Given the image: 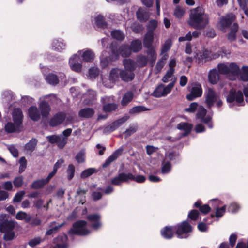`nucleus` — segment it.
I'll return each mask as SVG.
<instances>
[{"instance_id": "1", "label": "nucleus", "mask_w": 248, "mask_h": 248, "mask_svg": "<svg viewBox=\"0 0 248 248\" xmlns=\"http://www.w3.org/2000/svg\"><path fill=\"white\" fill-rule=\"evenodd\" d=\"M208 23V16L205 13L203 8L198 7L191 10L188 25L196 29L201 30L205 28Z\"/></svg>"}, {"instance_id": "2", "label": "nucleus", "mask_w": 248, "mask_h": 248, "mask_svg": "<svg viewBox=\"0 0 248 248\" xmlns=\"http://www.w3.org/2000/svg\"><path fill=\"white\" fill-rule=\"evenodd\" d=\"M174 230L176 231L178 238H185L188 236L187 234L192 231V227L187 221H184L174 227H164L161 230V235L165 239H170L173 236Z\"/></svg>"}, {"instance_id": "3", "label": "nucleus", "mask_w": 248, "mask_h": 248, "mask_svg": "<svg viewBox=\"0 0 248 248\" xmlns=\"http://www.w3.org/2000/svg\"><path fill=\"white\" fill-rule=\"evenodd\" d=\"M219 72L228 76L237 77L239 71V66L235 63H231L229 65L224 63L217 65Z\"/></svg>"}, {"instance_id": "4", "label": "nucleus", "mask_w": 248, "mask_h": 248, "mask_svg": "<svg viewBox=\"0 0 248 248\" xmlns=\"http://www.w3.org/2000/svg\"><path fill=\"white\" fill-rule=\"evenodd\" d=\"M90 232L91 231L87 228V222L83 220L78 221L75 223L73 227L69 231L70 234L79 235H86Z\"/></svg>"}, {"instance_id": "5", "label": "nucleus", "mask_w": 248, "mask_h": 248, "mask_svg": "<svg viewBox=\"0 0 248 248\" xmlns=\"http://www.w3.org/2000/svg\"><path fill=\"white\" fill-rule=\"evenodd\" d=\"M175 81L171 82L167 86L160 84L156 87L152 93V95L154 97L159 98L165 96L170 93L174 87Z\"/></svg>"}, {"instance_id": "6", "label": "nucleus", "mask_w": 248, "mask_h": 248, "mask_svg": "<svg viewBox=\"0 0 248 248\" xmlns=\"http://www.w3.org/2000/svg\"><path fill=\"white\" fill-rule=\"evenodd\" d=\"M209 203L212 206V209L215 210V214L211 215L212 217H215L220 218L224 215L226 212V206L220 207L223 204L222 201L218 199H213L209 201Z\"/></svg>"}, {"instance_id": "7", "label": "nucleus", "mask_w": 248, "mask_h": 248, "mask_svg": "<svg viewBox=\"0 0 248 248\" xmlns=\"http://www.w3.org/2000/svg\"><path fill=\"white\" fill-rule=\"evenodd\" d=\"M121 75V69L112 68L109 73V80L102 78L103 84L107 88H111L113 83L119 80Z\"/></svg>"}, {"instance_id": "8", "label": "nucleus", "mask_w": 248, "mask_h": 248, "mask_svg": "<svg viewBox=\"0 0 248 248\" xmlns=\"http://www.w3.org/2000/svg\"><path fill=\"white\" fill-rule=\"evenodd\" d=\"M243 100V94L240 90L236 91L234 90H231L227 97V101L230 104V107H232V104H234L235 102L241 105Z\"/></svg>"}, {"instance_id": "9", "label": "nucleus", "mask_w": 248, "mask_h": 248, "mask_svg": "<svg viewBox=\"0 0 248 248\" xmlns=\"http://www.w3.org/2000/svg\"><path fill=\"white\" fill-rule=\"evenodd\" d=\"M235 19V16L232 13L221 17L218 24L220 30L223 32H226L228 28Z\"/></svg>"}, {"instance_id": "10", "label": "nucleus", "mask_w": 248, "mask_h": 248, "mask_svg": "<svg viewBox=\"0 0 248 248\" xmlns=\"http://www.w3.org/2000/svg\"><path fill=\"white\" fill-rule=\"evenodd\" d=\"M129 118L127 115H125L122 118L114 121L111 124L105 126L103 129V133L105 134H108L114 131L119 127L121 126Z\"/></svg>"}, {"instance_id": "11", "label": "nucleus", "mask_w": 248, "mask_h": 248, "mask_svg": "<svg viewBox=\"0 0 248 248\" xmlns=\"http://www.w3.org/2000/svg\"><path fill=\"white\" fill-rule=\"evenodd\" d=\"M206 109L203 107L200 106L198 108L196 117L197 119L206 124L209 128H212L213 127L211 122L212 118L210 115H206Z\"/></svg>"}, {"instance_id": "12", "label": "nucleus", "mask_w": 248, "mask_h": 248, "mask_svg": "<svg viewBox=\"0 0 248 248\" xmlns=\"http://www.w3.org/2000/svg\"><path fill=\"white\" fill-rule=\"evenodd\" d=\"M81 59L77 53L73 54L70 57L69 64L71 69L76 72H80L82 70V64Z\"/></svg>"}, {"instance_id": "13", "label": "nucleus", "mask_w": 248, "mask_h": 248, "mask_svg": "<svg viewBox=\"0 0 248 248\" xmlns=\"http://www.w3.org/2000/svg\"><path fill=\"white\" fill-rule=\"evenodd\" d=\"M77 54L81 59L82 62H93L95 57L93 51L89 48H84L78 50Z\"/></svg>"}, {"instance_id": "14", "label": "nucleus", "mask_w": 248, "mask_h": 248, "mask_svg": "<svg viewBox=\"0 0 248 248\" xmlns=\"http://www.w3.org/2000/svg\"><path fill=\"white\" fill-rule=\"evenodd\" d=\"M218 98V94L212 88H208L205 92V103L210 108Z\"/></svg>"}, {"instance_id": "15", "label": "nucleus", "mask_w": 248, "mask_h": 248, "mask_svg": "<svg viewBox=\"0 0 248 248\" xmlns=\"http://www.w3.org/2000/svg\"><path fill=\"white\" fill-rule=\"evenodd\" d=\"M202 90L200 84L195 83L192 85L190 93L187 94L186 98L188 100H192L202 95Z\"/></svg>"}, {"instance_id": "16", "label": "nucleus", "mask_w": 248, "mask_h": 248, "mask_svg": "<svg viewBox=\"0 0 248 248\" xmlns=\"http://www.w3.org/2000/svg\"><path fill=\"white\" fill-rule=\"evenodd\" d=\"M100 218V215L98 214H90L87 217L90 225L94 230H97L101 227Z\"/></svg>"}, {"instance_id": "17", "label": "nucleus", "mask_w": 248, "mask_h": 248, "mask_svg": "<svg viewBox=\"0 0 248 248\" xmlns=\"http://www.w3.org/2000/svg\"><path fill=\"white\" fill-rule=\"evenodd\" d=\"M131 49L129 47L128 45H124L122 46L120 48L119 51L115 52L112 48V59H116L118 58L119 54L121 55L123 57H128L131 54Z\"/></svg>"}, {"instance_id": "18", "label": "nucleus", "mask_w": 248, "mask_h": 248, "mask_svg": "<svg viewBox=\"0 0 248 248\" xmlns=\"http://www.w3.org/2000/svg\"><path fill=\"white\" fill-rule=\"evenodd\" d=\"M65 114L59 112L54 115L49 120V125L52 127L57 126L61 124L65 119Z\"/></svg>"}, {"instance_id": "19", "label": "nucleus", "mask_w": 248, "mask_h": 248, "mask_svg": "<svg viewBox=\"0 0 248 248\" xmlns=\"http://www.w3.org/2000/svg\"><path fill=\"white\" fill-rule=\"evenodd\" d=\"M131 176L129 175V173H121L118 176L115 177L111 180V184L114 185L119 186L124 182L129 181V178Z\"/></svg>"}, {"instance_id": "20", "label": "nucleus", "mask_w": 248, "mask_h": 248, "mask_svg": "<svg viewBox=\"0 0 248 248\" xmlns=\"http://www.w3.org/2000/svg\"><path fill=\"white\" fill-rule=\"evenodd\" d=\"M16 222L12 220H4L0 223V231L5 232L13 231L16 226Z\"/></svg>"}, {"instance_id": "21", "label": "nucleus", "mask_w": 248, "mask_h": 248, "mask_svg": "<svg viewBox=\"0 0 248 248\" xmlns=\"http://www.w3.org/2000/svg\"><path fill=\"white\" fill-rule=\"evenodd\" d=\"M12 117L14 123L22 127L23 116L21 110L19 108L14 109Z\"/></svg>"}, {"instance_id": "22", "label": "nucleus", "mask_w": 248, "mask_h": 248, "mask_svg": "<svg viewBox=\"0 0 248 248\" xmlns=\"http://www.w3.org/2000/svg\"><path fill=\"white\" fill-rule=\"evenodd\" d=\"M51 46L53 50L61 52L65 49L66 44L63 39H55L53 40Z\"/></svg>"}, {"instance_id": "23", "label": "nucleus", "mask_w": 248, "mask_h": 248, "mask_svg": "<svg viewBox=\"0 0 248 248\" xmlns=\"http://www.w3.org/2000/svg\"><path fill=\"white\" fill-rule=\"evenodd\" d=\"M40 113L43 118H47L51 111V108L48 103L45 101L40 102L39 105Z\"/></svg>"}, {"instance_id": "24", "label": "nucleus", "mask_w": 248, "mask_h": 248, "mask_svg": "<svg viewBox=\"0 0 248 248\" xmlns=\"http://www.w3.org/2000/svg\"><path fill=\"white\" fill-rule=\"evenodd\" d=\"M67 236L65 234H62L59 236L55 239V243L56 246L53 248H67L68 244Z\"/></svg>"}, {"instance_id": "25", "label": "nucleus", "mask_w": 248, "mask_h": 248, "mask_svg": "<svg viewBox=\"0 0 248 248\" xmlns=\"http://www.w3.org/2000/svg\"><path fill=\"white\" fill-rule=\"evenodd\" d=\"M96 95L95 91L90 90L83 95L82 99L83 100L85 104L90 105L96 99Z\"/></svg>"}, {"instance_id": "26", "label": "nucleus", "mask_w": 248, "mask_h": 248, "mask_svg": "<svg viewBox=\"0 0 248 248\" xmlns=\"http://www.w3.org/2000/svg\"><path fill=\"white\" fill-rule=\"evenodd\" d=\"M28 114L29 117L34 121H37L40 119V111L36 106H32L29 108Z\"/></svg>"}, {"instance_id": "27", "label": "nucleus", "mask_w": 248, "mask_h": 248, "mask_svg": "<svg viewBox=\"0 0 248 248\" xmlns=\"http://www.w3.org/2000/svg\"><path fill=\"white\" fill-rule=\"evenodd\" d=\"M123 149L120 148L115 151L105 161L103 166L106 167L109 165L111 162L115 160L120 155H121Z\"/></svg>"}, {"instance_id": "28", "label": "nucleus", "mask_w": 248, "mask_h": 248, "mask_svg": "<svg viewBox=\"0 0 248 248\" xmlns=\"http://www.w3.org/2000/svg\"><path fill=\"white\" fill-rule=\"evenodd\" d=\"M164 160L168 161H172L173 162H177L180 160V155L178 153L176 152H169L165 154Z\"/></svg>"}, {"instance_id": "29", "label": "nucleus", "mask_w": 248, "mask_h": 248, "mask_svg": "<svg viewBox=\"0 0 248 248\" xmlns=\"http://www.w3.org/2000/svg\"><path fill=\"white\" fill-rule=\"evenodd\" d=\"M172 169V164L170 161L163 160L161 163V173L163 175L170 173Z\"/></svg>"}, {"instance_id": "30", "label": "nucleus", "mask_w": 248, "mask_h": 248, "mask_svg": "<svg viewBox=\"0 0 248 248\" xmlns=\"http://www.w3.org/2000/svg\"><path fill=\"white\" fill-rule=\"evenodd\" d=\"M94 23L97 27L104 28L107 26V23L105 21V18L101 14H97L93 17Z\"/></svg>"}, {"instance_id": "31", "label": "nucleus", "mask_w": 248, "mask_h": 248, "mask_svg": "<svg viewBox=\"0 0 248 248\" xmlns=\"http://www.w3.org/2000/svg\"><path fill=\"white\" fill-rule=\"evenodd\" d=\"M194 57L197 59L199 62H205L209 58V52L207 50H204L202 52H195Z\"/></svg>"}, {"instance_id": "32", "label": "nucleus", "mask_w": 248, "mask_h": 248, "mask_svg": "<svg viewBox=\"0 0 248 248\" xmlns=\"http://www.w3.org/2000/svg\"><path fill=\"white\" fill-rule=\"evenodd\" d=\"M123 65L124 70L133 72L136 69L137 64L135 62L131 59H124L123 61Z\"/></svg>"}, {"instance_id": "33", "label": "nucleus", "mask_w": 248, "mask_h": 248, "mask_svg": "<svg viewBox=\"0 0 248 248\" xmlns=\"http://www.w3.org/2000/svg\"><path fill=\"white\" fill-rule=\"evenodd\" d=\"M154 41V34L153 32H148L143 39L144 46L147 48L153 47L152 46Z\"/></svg>"}, {"instance_id": "34", "label": "nucleus", "mask_w": 248, "mask_h": 248, "mask_svg": "<svg viewBox=\"0 0 248 248\" xmlns=\"http://www.w3.org/2000/svg\"><path fill=\"white\" fill-rule=\"evenodd\" d=\"M64 224V223L56 224L55 222H52L50 223V229L46 232V235H50L56 232Z\"/></svg>"}, {"instance_id": "35", "label": "nucleus", "mask_w": 248, "mask_h": 248, "mask_svg": "<svg viewBox=\"0 0 248 248\" xmlns=\"http://www.w3.org/2000/svg\"><path fill=\"white\" fill-rule=\"evenodd\" d=\"M120 78L124 81H131L134 78V74L125 70L121 69Z\"/></svg>"}, {"instance_id": "36", "label": "nucleus", "mask_w": 248, "mask_h": 248, "mask_svg": "<svg viewBox=\"0 0 248 248\" xmlns=\"http://www.w3.org/2000/svg\"><path fill=\"white\" fill-rule=\"evenodd\" d=\"M208 79L209 82L212 84H216L219 79V75L216 69L210 70L208 74Z\"/></svg>"}, {"instance_id": "37", "label": "nucleus", "mask_w": 248, "mask_h": 248, "mask_svg": "<svg viewBox=\"0 0 248 248\" xmlns=\"http://www.w3.org/2000/svg\"><path fill=\"white\" fill-rule=\"evenodd\" d=\"M238 29V25L234 23L231 29V31L228 34V39L230 41H233L236 39V33Z\"/></svg>"}, {"instance_id": "38", "label": "nucleus", "mask_w": 248, "mask_h": 248, "mask_svg": "<svg viewBox=\"0 0 248 248\" xmlns=\"http://www.w3.org/2000/svg\"><path fill=\"white\" fill-rule=\"evenodd\" d=\"M21 127L17 125L16 124L11 122L8 123L5 126V129L6 132L12 133L16 131L19 132L21 129Z\"/></svg>"}, {"instance_id": "39", "label": "nucleus", "mask_w": 248, "mask_h": 248, "mask_svg": "<svg viewBox=\"0 0 248 248\" xmlns=\"http://www.w3.org/2000/svg\"><path fill=\"white\" fill-rule=\"evenodd\" d=\"M167 58V55L165 54V55H163L162 58L158 60L155 68V71L156 73H158L161 71L165 64Z\"/></svg>"}, {"instance_id": "40", "label": "nucleus", "mask_w": 248, "mask_h": 248, "mask_svg": "<svg viewBox=\"0 0 248 248\" xmlns=\"http://www.w3.org/2000/svg\"><path fill=\"white\" fill-rule=\"evenodd\" d=\"M94 110L92 108H87L81 109L79 112V115L84 118H90L93 116Z\"/></svg>"}, {"instance_id": "41", "label": "nucleus", "mask_w": 248, "mask_h": 248, "mask_svg": "<svg viewBox=\"0 0 248 248\" xmlns=\"http://www.w3.org/2000/svg\"><path fill=\"white\" fill-rule=\"evenodd\" d=\"M147 54L149 58L151 66H153L156 59V53L154 47L148 48Z\"/></svg>"}, {"instance_id": "42", "label": "nucleus", "mask_w": 248, "mask_h": 248, "mask_svg": "<svg viewBox=\"0 0 248 248\" xmlns=\"http://www.w3.org/2000/svg\"><path fill=\"white\" fill-rule=\"evenodd\" d=\"M142 48V43L140 40H135L132 41L130 45L131 51L134 52H137L140 51Z\"/></svg>"}, {"instance_id": "43", "label": "nucleus", "mask_w": 248, "mask_h": 248, "mask_svg": "<svg viewBox=\"0 0 248 248\" xmlns=\"http://www.w3.org/2000/svg\"><path fill=\"white\" fill-rule=\"evenodd\" d=\"M192 128V125L187 123H181L177 125V128L185 131V135L188 134Z\"/></svg>"}, {"instance_id": "44", "label": "nucleus", "mask_w": 248, "mask_h": 248, "mask_svg": "<svg viewBox=\"0 0 248 248\" xmlns=\"http://www.w3.org/2000/svg\"><path fill=\"white\" fill-rule=\"evenodd\" d=\"M133 93L129 91L126 92L122 98V100L121 101V104L122 106H126L127 105L128 103L131 102L133 98Z\"/></svg>"}, {"instance_id": "45", "label": "nucleus", "mask_w": 248, "mask_h": 248, "mask_svg": "<svg viewBox=\"0 0 248 248\" xmlns=\"http://www.w3.org/2000/svg\"><path fill=\"white\" fill-rule=\"evenodd\" d=\"M240 79L243 81H248V66H243L239 71L238 75Z\"/></svg>"}, {"instance_id": "46", "label": "nucleus", "mask_w": 248, "mask_h": 248, "mask_svg": "<svg viewBox=\"0 0 248 248\" xmlns=\"http://www.w3.org/2000/svg\"><path fill=\"white\" fill-rule=\"evenodd\" d=\"M16 218L20 220H24L26 222H29L31 221V216L23 211L18 212L16 215Z\"/></svg>"}, {"instance_id": "47", "label": "nucleus", "mask_w": 248, "mask_h": 248, "mask_svg": "<svg viewBox=\"0 0 248 248\" xmlns=\"http://www.w3.org/2000/svg\"><path fill=\"white\" fill-rule=\"evenodd\" d=\"M148 62L147 58L143 55H139L137 56L136 59V64L140 67L145 66Z\"/></svg>"}, {"instance_id": "48", "label": "nucleus", "mask_w": 248, "mask_h": 248, "mask_svg": "<svg viewBox=\"0 0 248 248\" xmlns=\"http://www.w3.org/2000/svg\"><path fill=\"white\" fill-rule=\"evenodd\" d=\"M201 204L202 203L200 201H197L194 203V206L199 208V210L202 213L205 214L208 213L210 211L211 207L208 204H204L201 206Z\"/></svg>"}, {"instance_id": "49", "label": "nucleus", "mask_w": 248, "mask_h": 248, "mask_svg": "<svg viewBox=\"0 0 248 248\" xmlns=\"http://www.w3.org/2000/svg\"><path fill=\"white\" fill-rule=\"evenodd\" d=\"M185 14V9L180 5L175 7L174 10V15L177 18H182Z\"/></svg>"}, {"instance_id": "50", "label": "nucleus", "mask_w": 248, "mask_h": 248, "mask_svg": "<svg viewBox=\"0 0 248 248\" xmlns=\"http://www.w3.org/2000/svg\"><path fill=\"white\" fill-rule=\"evenodd\" d=\"M47 183L45 179L37 180L34 181L31 186L33 189H39L42 187Z\"/></svg>"}, {"instance_id": "51", "label": "nucleus", "mask_w": 248, "mask_h": 248, "mask_svg": "<svg viewBox=\"0 0 248 248\" xmlns=\"http://www.w3.org/2000/svg\"><path fill=\"white\" fill-rule=\"evenodd\" d=\"M137 16L138 19L141 22L146 21L149 17L148 15L141 8L139 9L137 12Z\"/></svg>"}, {"instance_id": "52", "label": "nucleus", "mask_w": 248, "mask_h": 248, "mask_svg": "<svg viewBox=\"0 0 248 248\" xmlns=\"http://www.w3.org/2000/svg\"><path fill=\"white\" fill-rule=\"evenodd\" d=\"M44 239L40 236L35 237L31 239H30L28 242V244L31 247H34L43 242H44Z\"/></svg>"}, {"instance_id": "53", "label": "nucleus", "mask_w": 248, "mask_h": 248, "mask_svg": "<svg viewBox=\"0 0 248 248\" xmlns=\"http://www.w3.org/2000/svg\"><path fill=\"white\" fill-rule=\"evenodd\" d=\"M47 83L52 85H55L58 83L59 79L57 76L53 74H49L45 78Z\"/></svg>"}, {"instance_id": "54", "label": "nucleus", "mask_w": 248, "mask_h": 248, "mask_svg": "<svg viewBox=\"0 0 248 248\" xmlns=\"http://www.w3.org/2000/svg\"><path fill=\"white\" fill-rule=\"evenodd\" d=\"M174 71L175 70L169 69L167 71L166 74L162 78V81L164 83H167L169 81H171L172 77L173 75Z\"/></svg>"}, {"instance_id": "55", "label": "nucleus", "mask_w": 248, "mask_h": 248, "mask_svg": "<svg viewBox=\"0 0 248 248\" xmlns=\"http://www.w3.org/2000/svg\"><path fill=\"white\" fill-rule=\"evenodd\" d=\"M172 45L171 40L170 39H167L162 46L161 54L164 55L167 51H168Z\"/></svg>"}, {"instance_id": "56", "label": "nucleus", "mask_w": 248, "mask_h": 248, "mask_svg": "<svg viewBox=\"0 0 248 248\" xmlns=\"http://www.w3.org/2000/svg\"><path fill=\"white\" fill-rule=\"evenodd\" d=\"M148 109L143 106H138L131 108L129 110V113L131 114H135L140 113L141 112L148 110Z\"/></svg>"}, {"instance_id": "57", "label": "nucleus", "mask_w": 248, "mask_h": 248, "mask_svg": "<svg viewBox=\"0 0 248 248\" xmlns=\"http://www.w3.org/2000/svg\"><path fill=\"white\" fill-rule=\"evenodd\" d=\"M112 37L118 40H122L124 38V34L120 30H115L111 32Z\"/></svg>"}, {"instance_id": "58", "label": "nucleus", "mask_w": 248, "mask_h": 248, "mask_svg": "<svg viewBox=\"0 0 248 248\" xmlns=\"http://www.w3.org/2000/svg\"><path fill=\"white\" fill-rule=\"evenodd\" d=\"M129 175L131 176L129 178V181H135L138 183H142L145 182L146 178L142 175L135 176L131 173H129Z\"/></svg>"}, {"instance_id": "59", "label": "nucleus", "mask_w": 248, "mask_h": 248, "mask_svg": "<svg viewBox=\"0 0 248 248\" xmlns=\"http://www.w3.org/2000/svg\"><path fill=\"white\" fill-rule=\"evenodd\" d=\"M37 144V140L35 139H32L28 142L25 146V149L27 151L32 152L34 150Z\"/></svg>"}, {"instance_id": "60", "label": "nucleus", "mask_w": 248, "mask_h": 248, "mask_svg": "<svg viewBox=\"0 0 248 248\" xmlns=\"http://www.w3.org/2000/svg\"><path fill=\"white\" fill-rule=\"evenodd\" d=\"M75 158L78 163L84 162L85 160V151L82 150L79 151L76 155Z\"/></svg>"}, {"instance_id": "61", "label": "nucleus", "mask_w": 248, "mask_h": 248, "mask_svg": "<svg viewBox=\"0 0 248 248\" xmlns=\"http://www.w3.org/2000/svg\"><path fill=\"white\" fill-rule=\"evenodd\" d=\"M99 70L97 67H92L89 70L88 77L90 79L94 78L99 75Z\"/></svg>"}, {"instance_id": "62", "label": "nucleus", "mask_w": 248, "mask_h": 248, "mask_svg": "<svg viewBox=\"0 0 248 248\" xmlns=\"http://www.w3.org/2000/svg\"><path fill=\"white\" fill-rule=\"evenodd\" d=\"M58 137L57 144L59 148H62L67 143V138L62 135H58Z\"/></svg>"}, {"instance_id": "63", "label": "nucleus", "mask_w": 248, "mask_h": 248, "mask_svg": "<svg viewBox=\"0 0 248 248\" xmlns=\"http://www.w3.org/2000/svg\"><path fill=\"white\" fill-rule=\"evenodd\" d=\"M75 168L74 166L72 164L69 165L66 170L67 178L69 180H71L73 178L75 174Z\"/></svg>"}, {"instance_id": "64", "label": "nucleus", "mask_w": 248, "mask_h": 248, "mask_svg": "<svg viewBox=\"0 0 248 248\" xmlns=\"http://www.w3.org/2000/svg\"><path fill=\"white\" fill-rule=\"evenodd\" d=\"M238 2L240 7L244 11L245 14L248 17V9L247 6H248V0H237Z\"/></svg>"}]
</instances>
